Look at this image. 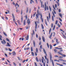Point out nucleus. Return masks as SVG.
<instances>
[{
  "mask_svg": "<svg viewBox=\"0 0 66 66\" xmlns=\"http://www.w3.org/2000/svg\"><path fill=\"white\" fill-rule=\"evenodd\" d=\"M49 54L50 55V60L51 62H52V64L53 66H54V62H53V60H52V54H51V53L50 52H49Z\"/></svg>",
  "mask_w": 66,
  "mask_h": 66,
  "instance_id": "1",
  "label": "nucleus"
},
{
  "mask_svg": "<svg viewBox=\"0 0 66 66\" xmlns=\"http://www.w3.org/2000/svg\"><path fill=\"white\" fill-rule=\"evenodd\" d=\"M38 14L39 15H40L41 19L42 22H44V20L43 19V18H42V13H41L40 14V13H38Z\"/></svg>",
  "mask_w": 66,
  "mask_h": 66,
  "instance_id": "2",
  "label": "nucleus"
},
{
  "mask_svg": "<svg viewBox=\"0 0 66 66\" xmlns=\"http://www.w3.org/2000/svg\"><path fill=\"white\" fill-rule=\"evenodd\" d=\"M44 5H45V11H46V10H48V7L47 6V7L46 6V3L45 2L44 3Z\"/></svg>",
  "mask_w": 66,
  "mask_h": 66,
  "instance_id": "3",
  "label": "nucleus"
},
{
  "mask_svg": "<svg viewBox=\"0 0 66 66\" xmlns=\"http://www.w3.org/2000/svg\"><path fill=\"white\" fill-rule=\"evenodd\" d=\"M1 42L2 44H3V45H5V44L6 43L5 41V40L4 39L3 40V41H2Z\"/></svg>",
  "mask_w": 66,
  "mask_h": 66,
  "instance_id": "4",
  "label": "nucleus"
},
{
  "mask_svg": "<svg viewBox=\"0 0 66 66\" xmlns=\"http://www.w3.org/2000/svg\"><path fill=\"white\" fill-rule=\"evenodd\" d=\"M12 16L13 17V20L14 22H15V21L16 20H15V16H14V14H12Z\"/></svg>",
  "mask_w": 66,
  "mask_h": 66,
  "instance_id": "5",
  "label": "nucleus"
},
{
  "mask_svg": "<svg viewBox=\"0 0 66 66\" xmlns=\"http://www.w3.org/2000/svg\"><path fill=\"white\" fill-rule=\"evenodd\" d=\"M30 20L29 19H28L27 20V23H28V25H29L30 24Z\"/></svg>",
  "mask_w": 66,
  "mask_h": 66,
  "instance_id": "6",
  "label": "nucleus"
},
{
  "mask_svg": "<svg viewBox=\"0 0 66 66\" xmlns=\"http://www.w3.org/2000/svg\"><path fill=\"white\" fill-rule=\"evenodd\" d=\"M43 51L44 53L45 54V55H46V56H47V53L46 52L45 48H43Z\"/></svg>",
  "mask_w": 66,
  "mask_h": 66,
  "instance_id": "7",
  "label": "nucleus"
},
{
  "mask_svg": "<svg viewBox=\"0 0 66 66\" xmlns=\"http://www.w3.org/2000/svg\"><path fill=\"white\" fill-rule=\"evenodd\" d=\"M35 29H37V23H36V21L35 22Z\"/></svg>",
  "mask_w": 66,
  "mask_h": 66,
  "instance_id": "8",
  "label": "nucleus"
},
{
  "mask_svg": "<svg viewBox=\"0 0 66 66\" xmlns=\"http://www.w3.org/2000/svg\"><path fill=\"white\" fill-rule=\"evenodd\" d=\"M42 40L43 42H45V37L44 36H42Z\"/></svg>",
  "mask_w": 66,
  "mask_h": 66,
  "instance_id": "9",
  "label": "nucleus"
},
{
  "mask_svg": "<svg viewBox=\"0 0 66 66\" xmlns=\"http://www.w3.org/2000/svg\"><path fill=\"white\" fill-rule=\"evenodd\" d=\"M55 48H56V49H58L59 50H62V49H63L62 48H60L58 47H56Z\"/></svg>",
  "mask_w": 66,
  "mask_h": 66,
  "instance_id": "10",
  "label": "nucleus"
},
{
  "mask_svg": "<svg viewBox=\"0 0 66 66\" xmlns=\"http://www.w3.org/2000/svg\"><path fill=\"white\" fill-rule=\"evenodd\" d=\"M53 34V33L51 32L50 35L49 37V38H50V39H51V37H52V35Z\"/></svg>",
  "mask_w": 66,
  "mask_h": 66,
  "instance_id": "11",
  "label": "nucleus"
},
{
  "mask_svg": "<svg viewBox=\"0 0 66 66\" xmlns=\"http://www.w3.org/2000/svg\"><path fill=\"white\" fill-rule=\"evenodd\" d=\"M59 60L62 62H65V61L63 59H59Z\"/></svg>",
  "mask_w": 66,
  "mask_h": 66,
  "instance_id": "12",
  "label": "nucleus"
},
{
  "mask_svg": "<svg viewBox=\"0 0 66 66\" xmlns=\"http://www.w3.org/2000/svg\"><path fill=\"white\" fill-rule=\"evenodd\" d=\"M7 45H6V46H8V47L11 46V45H10V44H9V43L7 42Z\"/></svg>",
  "mask_w": 66,
  "mask_h": 66,
  "instance_id": "13",
  "label": "nucleus"
},
{
  "mask_svg": "<svg viewBox=\"0 0 66 66\" xmlns=\"http://www.w3.org/2000/svg\"><path fill=\"white\" fill-rule=\"evenodd\" d=\"M36 18L37 20V18H38V14H36Z\"/></svg>",
  "mask_w": 66,
  "mask_h": 66,
  "instance_id": "14",
  "label": "nucleus"
},
{
  "mask_svg": "<svg viewBox=\"0 0 66 66\" xmlns=\"http://www.w3.org/2000/svg\"><path fill=\"white\" fill-rule=\"evenodd\" d=\"M59 15L60 17H61V18H62V16H63V15L61 13H59Z\"/></svg>",
  "mask_w": 66,
  "mask_h": 66,
  "instance_id": "15",
  "label": "nucleus"
},
{
  "mask_svg": "<svg viewBox=\"0 0 66 66\" xmlns=\"http://www.w3.org/2000/svg\"><path fill=\"white\" fill-rule=\"evenodd\" d=\"M45 24L47 26H48V24H47V21H46V19H45Z\"/></svg>",
  "mask_w": 66,
  "mask_h": 66,
  "instance_id": "16",
  "label": "nucleus"
},
{
  "mask_svg": "<svg viewBox=\"0 0 66 66\" xmlns=\"http://www.w3.org/2000/svg\"><path fill=\"white\" fill-rule=\"evenodd\" d=\"M13 55H16V52L15 51H13Z\"/></svg>",
  "mask_w": 66,
  "mask_h": 66,
  "instance_id": "17",
  "label": "nucleus"
},
{
  "mask_svg": "<svg viewBox=\"0 0 66 66\" xmlns=\"http://www.w3.org/2000/svg\"><path fill=\"white\" fill-rule=\"evenodd\" d=\"M33 43L34 45V47H35V41H34V40L33 41Z\"/></svg>",
  "mask_w": 66,
  "mask_h": 66,
  "instance_id": "18",
  "label": "nucleus"
},
{
  "mask_svg": "<svg viewBox=\"0 0 66 66\" xmlns=\"http://www.w3.org/2000/svg\"><path fill=\"white\" fill-rule=\"evenodd\" d=\"M26 40H28V39H29V36H27V37H26Z\"/></svg>",
  "mask_w": 66,
  "mask_h": 66,
  "instance_id": "19",
  "label": "nucleus"
},
{
  "mask_svg": "<svg viewBox=\"0 0 66 66\" xmlns=\"http://www.w3.org/2000/svg\"><path fill=\"white\" fill-rule=\"evenodd\" d=\"M36 60L37 62H39V60H38V58L37 57H36Z\"/></svg>",
  "mask_w": 66,
  "mask_h": 66,
  "instance_id": "20",
  "label": "nucleus"
},
{
  "mask_svg": "<svg viewBox=\"0 0 66 66\" xmlns=\"http://www.w3.org/2000/svg\"><path fill=\"white\" fill-rule=\"evenodd\" d=\"M61 55L62 56H63V57H66V55H65V54H61Z\"/></svg>",
  "mask_w": 66,
  "mask_h": 66,
  "instance_id": "21",
  "label": "nucleus"
},
{
  "mask_svg": "<svg viewBox=\"0 0 66 66\" xmlns=\"http://www.w3.org/2000/svg\"><path fill=\"white\" fill-rule=\"evenodd\" d=\"M2 38V36L1 35H0V40H2V38Z\"/></svg>",
  "mask_w": 66,
  "mask_h": 66,
  "instance_id": "22",
  "label": "nucleus"
},
{
  "mask_svg": "<svg viewBox=\"0 0 66 66\" xmlns=\"http://www.w3.org/2000/svg\"><path fill=\"white\" fill-rule=\"evenodd\" d=\"M32 3H34V1H33L32 0H30V4H32Z\"/></svg>",
  "mask_w": 66,
  "mask_h": 66,
  "instance_id": "23",
  "label": "nucleus"
},
{
  "mask_svg": "<svg viewBox=\"0 0 66 66\" xmlns=\"http://www.w3.org/2000/svg\"><path fill=\"white\" fill-rule=\"evenodd\" d=\"M46 62L47 64H48L49 63V60H48V59L47 58L46 60Z\"/></svg>",
  "mask_w": 66,
  "mask_h": 66,
  "instance_id": "24",
  "label": "nucleus"
},
{
  "mask_svg": "<svg viewBox=\"0 0 66 66\" xmlns=\"http://www.w3.org/2000/svg\"><path fill=\"white\" fill-rule=\"evenodd\" d=\"M41 27H42V29H44V26H43V25L42 24H41Z\"/></svg>",
  "mask_w": 66,
  "mask_h": 66,
  "instance_id": "25",
  "label": "nucleus"
},
{
  "mask_svg": "<svg viewBox=\"0 0 66 66\" xmlns=\"http://www.w3.org/2000/svg\"><path fill=\"white\" fill-rule=\"evenodd\" d=\"M42 58L43 59H42L41 60L42 61V63H44V60H43V59H44V57H42Z\"/></svg>",
  "mask_w": 66,
  "mask_h": 66,
  "instance_id": "26",
  "label": "nucleus"
},
{
  "mask_svg": "<svg viewBox=\"0 0 66 66\" xmlns=\"http://www.w3.org/2000/svg\"><path fill=\"white\" fill-rule=\"evenodd\" d=\"M3 33L4 35H5V36H7V35H6V34L5 33V32H3Z\"/></svg>",
  "mask_w": 66,
  "mask_h": 66,
  "instance_id": "27",
  "label": "nucleus"
},
{
  "mask_svg": "<svg viewBox=\"0 0 66 66\" xmlns=\"http://www.w3.org/2000/svg\"><path fill=\"white\" fill-rule=\"evenodd\" d=\"M24 17L25 18L26 20H27V19H28V17H27V15H26L25 16H24Z\"/></svg>",
  "mask_w": 66,
  "mask_h": 66,
  "instance_id": "28",
  "label": "nucleus"
},
{
  "mask_svg": "<svg viewBox=\"0 0 66 66\" xmlns=\"http://www.w3.org/2000/svg\"><path fill=\"white\" fill-rule=\"evenodd\" d=\"M23 24L24 26L26 25V20H24V21Z\"/></svg>",
  "mask_w": 66,
  "mask_h": 66,
  "instance_id": "29",
  "label": "nucleus"
},
{
  "mask_svg": "<svg viewBox=\"0 0 66 66\" xmlns=\"http://www.w3.org/2000/svg\"><path fill=\"white\" fill-rule=\"evenodd\" d=\"M51 28H50V30H49V34H50V32H51Z\"/></svg>",
  "mask_w": 66,
  "mask_h": 66,
  "instance_id": "30",
  "label": "nucleus"
},
{
  "mask_svg": "<svg viewBox=\"0 0 66 66\" xmlns=\"http://www.w3.org/2000/svg\"><path fill=\"white\" fill-rule=\"evenodd\" d=\"M31 54L32 55V56H34V53L33 52H31Z\"/></svg>",
  "mask_w": 66,
  "mask_h": 66,
  "instance_id": "31",
  "label": "nucleus"
},
{
  "mask_svg": "<svg viewBox=\"0 0 66 66\" xmlns=\"http://www.w3.org/2000/svg\"><path fill=\"white\" fill-rule=\"evenodd\" d=\"M47 45L48 47L49 48V44L48 43H47Z\"/></svg>",
  "mask_w": 66,
  "mask_h": 66,
  "instance_id": "32",
  "label": "nucleus"
},
{
  "mask_svg": "<svg viewBox=\"0 0 66 66\" xmlns=\"http://www.w3.org/2000/svg\"><path fill=\"white\" fill-rule=\"evenodd\" d=\"M36 51L37 53H38V48H37L36 49Z\"/></svg>",
  "mask_w": 66,
  "mask_h": 66,
  "instance_id": "33",
  "label": "nucleus"
},
{
  "mask_svg": "<svg viewBox=\"0 0 66 66\" xmlns=\"http://www.w3.org/2000/svg\"><path fill=\"white\" fill-rule=\"evenodd\" d=\"M52 19L53 21H54V18L53 17V16H52Z\"/></svg>",
  "mask_w": 66,
  "mask_h": 66,
  "instance_id": "34",
  "label": "nucleus"
},
{
  "mask_svg": "<svg viewBox=\"0 0 66 66\" xmlns=\"http://www.w3.org/2000/svg\"><path fill=\"white\" fill-rule=\"evenodd\" d=\"M60 30L61 31H62V32H63V33H65V32L64 31V30H62V29H60Z\"/></svg>",
  "mask_w": 66,
  "mask_h": 66,
  "instance_id": "35",
  "label": "nucleus"
},
{
  "mask_svg": "<svg viewBox=\"0 0 66 66\" xmlns=\"http://www.w3.org/2000/svg\"><path fill=\"white\" fill-rule=\"evenodd\" d=\"M56 3H57L58 6H59V5H60V4H59V3L58 2H57L56 1Z\"/></svg>",
  "mask_w": 66,
  "mask_h": 66,
  "instance_id": "36",
  "label": "nucleus"
},
{
  "mask_svg": "<svg viewBox=\"0 0 66 66\" xmlns=\"http://www.w3.org/2000/svg\"><path fill=\"white\" fill-rule=\"evenodd\" d=\"M63 37H64V38H65V39H66V36H65V35H63Z\"/></svg>",
  "mask_w": 66,
  "mask_h": 66,
  "instance_id": "37",
  "label": "nucleus"
},
{
  "mask_svg": "<svg viewBox=\"0 0 66 66\" xmlns=\"http://www.w3.org/2000/svg\"><path fill=\"white\" fill-rule=\"evenodd\" d=\"M41 5L42 7H43V1H42L41 2Z\"/></svg>",
  "mask_w": 66,
  "mask_h": 66,
  "instance_id": "38",
  "label": "nucleus"
},
{
  "mask_svg": "<svg viewBox=\"0 0 66 66\" xmlns=\"http://www.w3.org/2000/svg\"><path fill=\"white\" fill-rule=\"evenodd\" d=\"M40 49H43V48H42V45H40Z\"/></svg>",
  "mask_w": 66,
  "mask_h": 66,
  "instance_id": "39",
  "label": "nucleus"
},
{
  "mask_svg": "<svg viewBox=\"0 0 66 66\" xmlns=\"http://www.w3.org/2000/svg\"><path fill=\"white\" fill-rule=\"evenodd\" d=\"M6 40L7 42H10V40L7 38H6Z\"/></svg>",
  "mask_w": 66,
  "mask_h": 66,
  "instance_id": "40",
  "label": "nucleus"
},
{
  "mask_svg": "<svg viewBox=\"0 0 66 66\" xmlns=\"http://www.w3.org/2000/svg\"><path fill=\"white\" fill-rule=\"evenodd\" d=\"M31 51H33V48H32V47H31Z\"/></svg>",
  "mask_w": 66,
  "mask_h": 66,
  "instance_id": "41",
  "label": "nucleus"
},
{
  "mask_svg": "<svg viewBox=\"0 0 66 66\" xmlns=\"http://www.w3.org/2000/svg\"><path fill=\"white\" fill-rule=\"evenodd\" d=\"M56 43H58V44H59V43L58 42V39H56Z\"/></svg>",
  "mask_w": 66,
  "mask_h": 66,
  "instance_id": "42",
  "label": "nucleus"
},
{
  "mask_svg": "<svg viewBox=\"0 0 66 66\" xmlns=\"http://www.w3.org/2000/svg\"><path fill=\"white\" fill-rule=\"evenodd\" d=\"M50 48L51 49H52V45L51 44L50 45Z\"/></svg>",
  "mask_w": 66,
  "mask_h": 66,
  "instance_id": "43",
  "label": "nucleus"
},
{
  "mask_svg": "<svg viewBox=\"0 0 66 66\" xmlns=\"http://www.w3.org/2000/svg\"><path fill=\"white\" fill-rule=\"evenodd\" d=\"M57 22H58V21H57V20H56L55 22L56 24H57Z\"/></svg>",
  "mask_w": 66,
  "mask_h": 66,
  "instance_id": "44",
  "label": "nucleus"
},
{
  "mask_svg": "<svg viewBox=\"0 0 66 66\" xmlns=\"http://www.w3.org/2000/svg\"><path fill=\"white\" fill-rule=\"evenodd\" d=\"M52 14L53 15L54 17H55V15H54V13L52 12Z\"/></svg>",
  "mask_w": 66,
  "mask_h": 66,
  "instance_id": "45",
  "label": "nucleus"
},
{
  "mask_svg": "<svg viewBox=\"0 0 66 66\" xmlns=\"http://www.w3.org/2000/svg\"><path fill=\"white\" fill-rule=\"evenodd\" d=\"M55 25H54L53 28V30H54V29H55Z\"/></svg>",
  "mask_w": 66,
  "mask_h": 66,
  "instance_id": "46",
  "label": "nucleus"
},
{
  "mask_svg": "<svg viewBox=\"0 0 66 66\" xmlns=\"http://www.w3.org/2000/svg\"><path fill=\"white\" fill-rule=\"evenodd\" d=\"M47 21H48V22H49V18H48V17L47 16Z\"/></svg>",
  "mask_w": 66,
  "mask_h": 66,
  "instance_id": "47",
  "label": "nucleus"
},
{
  "mask_svg": "<svg viewBox=\"0 0 66 66\" xmlns=\"http://www.w3.org/2000/svg\"><path fill=\"white\" fill-rule=\"evenodd\" d=\"M60 52H58V53H59V54H60V55H62V54L60 53Z\"/></svg>",
  "mask_w": 66,
  "mask_h": 66,
  "instance_id": "48",
  "label": "nucleus"
},
{
  "mask_svg": "<svg viewBox=\"0 0 66 66\" xmlns=\"http://www.w3.org/2000/svg\"><path fill=\"white\" fill-rule=\"evenodd\" d=\"M42 44V42H40L39 43V45H40Z\"/></svg>",
  "mask_w": 66,
  "mask_h": 66,
  "instance_id": "49",
  "label": "nucleus"
},
{
  "mask_svg": "<svg viewBox=\"0 0 66 66\" xmlns=\"http://www.w3.org/2000/svg\"><path fill=\"white\" fill-rule=\"evenodd\" d=\"M49 18H50V17H51V16L50 15V13H49Z\"/></svg>",
  "mask_w": 66,
  "mask_h": 66,
  "instance_id": "50",
  "label": "nucleus"
},
{
  "mask_svg": "<svg viewBox=\"0 0 66 66\" xmlns=\"http://www.w3.org/2000/svg\"><path fill=\"white\" fill-rule=\"evenodd\" d=\"M49 8H50V12H51V8L50 6H49Z\"/></svg>",
  "mask_w": 66,
  "mask_h": 66,
  "instance_id": "51",
  "label": "nucleus"
},
{
  "mask_svg": "<svg viewBox=\"0 0 66 66\" xmlns=\"http://www.w3.org/2000/svg\"><path fill=\"white\" fill-rule=\"evenodd\" d=\"M51 27L52 28H53V23H52V24L51 25Z\"/></svg>",
  "mask_w": 66,
  "mask_h": 66,
  "instance_id": "52",
  "label": "nucleus"
},
{
  "mask_svg": "<svg viewBox=\"0 0 66 66\" xmlns=\"http://www.w3.org/2000/svg\"><path fill=\"white\" fill-rule=\"evenodd\" d=\"M54 51H55V52H56L57 51V50H56V49H54Z\"/></svg>",
  "mask_w": 66,
  "mask_h": 66,
  "instance_id": "53",
  "label": "nucleus"
},
{
  "mask_svg": "<svg viewBox=\"0 0 66 66\" xmlns=\"http://www.w3.org/2000/svg\"><path fill=\"white\" fill-rule=\"evenodd\" d=\"M24 3H25L26 5H27V2H26V1H24Z\"/></svg>",
  "mask_w": 66,
  "mask_h": 66,
  "instance_id": "54",
  "label": "nucleus"
},
{
  "mask_svg": "<svg viewBox=\"0 0 66 66\" xmlns=\"http://www.w3.org/2000/svg\"><path fill=\"white\" fill-rule=\"evenodd\" d=\"M28 8H27V10H26V13H28Z\"/></svg>",
  "mask_w": 66,
  "mask_h": 66,
  "instance_id": "55",
  "label": "nucleus"
},
{
  "mask_svg": "<svg viewBox=\"0 0 66 66\" xmlns=\"http://www.w3.org/2000/svg\"><path fill=\"white\" fill-rule=\"evenodd\" d=\"M53 33V34H54L53 36L54 37L55 36V32H54Z\"/></svg>",
  "mask_w": 66,
  "mask_h": 66,
  "instance_id": "56",
  "label": "nucleus"
},
{
  "mask_svg": "<svg viewBox=\"0 0 66 66\" xmlns=\"http://www.w3.org/2000/svg\"><path fill=\"white\" fill-rule=\"evenodd\" d=\"M34 63H35V66H37V64H36L35 62H34Z\"/></svg>",
  "mask_w": 66,
  "mask_h": 66,
  "instance_id": "57",
  "label": "nucleus"
},
{
  "mask_svg": "<svg viewBox=\"0 0 66 66\" xmlns=\"http://www.w3.org/2000/svg\"><path fill=\"white\" fill-rule=\"evenodd\" d=\"M5 56H6V57H7V54H6V53H5Z\"/></svg>",
  "mask_w": 66,
  "mask_h": 66,
  "instance_id": "58",
  "label": "nucleus"
},
{
  "mask_svg": "<svg viewBox=\"0 0 66 66\" xmlns=\"http://www.w3.org/2000/svg\"><path fill=\"white\" fill-rule=\"evenodd\" d=\"M58 26L59 27H60L61 26H60V25L58 23L57 24Z\"/></svg>",
  "mask_w": 66,
  "mask_h": 66,
  "instance_id": "59",
  "label": "nucleus"
},
{
  "mask_svg": "<svg viewBox=\"0 0 66 66\" xmlns=\"http://www.w3.org/2000/svg\"><path fill=\"white\" fill-rule=\"evenodd\" d=\"M36 14V13H34L33 14V17H35V15Z\"/></svg>",
  "mask_w": 66,
  "mask_h": 66,
  "instance_id": "60",
  "label": "nucleus"
},
{
  "mask_svg": "<svg viewBox=\"0 0 66 66\" xmlns=\"http://www.w3.org/2000/svg\"><path fill=\"white\" fill-rule=\"evenodd\" d=\"M9 50L10 51H12V50L10 48H8Z\"/></svg>",
  "mask_w": 66,
  "mask_h": 66,
  "instance_id": "61",
  "label": "nucleus"
},
{
  "mask_svg": "<svg viewBox=\"0 0 66 66\" xmlns=\"http://www.w3.org/2000/svg\"><path fill=\"white\" fill-rule=\"evenodd\" d=\"M30 48H29V47H27L26 48V50H29V49Z\"/></svg>",
  "mask_w": 66,
  "mask_h": 66,
  "instance_id": "62",
  "label": "nucleus"
},
{
  "mask_svg": "<svg viewBox=\"0 0 66 66\" xmlns=\"http://www.w3.org/2000/svg\"><path fill=\"white\" fill-rule=\"evenodd\" d=\"M18 58L19 60H20V57H18Z\"/></svg>",
  "mask_w": 66,
  "mask_h": 66,
  "instance_id": "63",
  "label": "nucleus"
},
{
  "mask_svg": "<svg viewBox=\"0 0 66 66\" xmlns=\"http://www.w3.org/2000/svg\"><path fill=\"white\" fill-rule=\"evenodd\" d=\"M26 29H27V30L28 29H29V28L28 27V26H27L26 27Z\"/></svg>",
  "mask_w": 66,
  "mask_h": 66,
  "instance_id": "64",
  "label": "nucleus"
}]
</instances>
